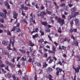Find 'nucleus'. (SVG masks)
Listing matches in <instances>:
<instances>
[{
	"mask_svg": "<svg viewBox=\"0 0 80 80\" xmlns=\"http://www.w3.org/2000/svg\"><path fill=\"white\" fill-rule=\"evenodd\" d=\"M77 10V8H76L75 7H74L73 8H72L71 9V11L72 12H71V15H74V14H75V13H76V12H77L78 13V15H79L78 12H75Z\"/></svg>",
	"mask_w": 80,
	"mask_h": 80,
	"instance_id": "3",
	"label": "nucleus"
},
{
	"mask_svg": "<svg viewBox=\"0 0 80 80\" xmlns=\"http://www.w3.org/2000/svg\"><path fill=\"white\" fill-rule=\"evenodd\" d=\"M46 12L48 14H51V12L48 11V9H47L46 10Z\"/></svg>",
	"mask_w": 80,
	"mask_h": 80,
	"instance_id": "31",
	"label": "nucleus"
},
{
	"mask_svg": "<svg viewBox=\"0 0 80 80\" xmlns=\"http://www.w3.org/2000/svg\"><path fill=\"white\" fill-rule=\"evenodd\" d=\"M37 65L38 67H40L41 66V63L40 62L38 63Z\"/></svg>",
	"mask_w": 80,
	"mask_h": 80,
	"instance_id": "53",
	"label": "nucleus"
},
{
	"mask_svg": "<svg viewBox=\"0 0 80 80\" xmlns=\"http://www.w3.org/2000/svg\"><path fill=\"white\" fill-rule=\"evenodd\" d=\"M39 52V53H40L42 55H43V53H42V49H39V51H38Z\"/></svg>",
	"mask_w": 80,
	"mask_h": 80,
	"instance_id": "28",
	"label": "nucleus"
},
{
	"mask_svg": "<svg viewBox=\"0 0 80 80\" xmlns=\"http://www.w3.org/2000/svg\"><path fill=\"white\" fill-rule=\"evenodd\" d=\"M44 15H47V13L45 11L42 12L40 13V16L41 18H44Z\"/></svg>",
	"mask_w": 80,
	"mask_h": 80,
	"instance_id": "6",
	"label": "nucleus"
},
{
	"mask_svg": "<svg viewBox=\"0 0 80 80\" xmlns=\"http://www.w3.org/2000/svg\"><path fill=\"white\" fill-rule=\"evenodd\" d=\"M15 41L13 40L12 43V47H13V50L14 51H16V48L14 47V43H15Z\"/></svg>",
	"mask_w": 80,
	"mask_h": 80,
	"instance_id": "11",
	"label": "nucleus"
},
{
	"mask_svg": "<svg viewBox=\"0 0 80 80\" xmlns=\"http://www.w3.org/2000/svg\"><path fill=\"white\" fill-rule=\"evenodd\" d=\"M29 45L31 46V47H33V46H35V44L33 43H32V41H30L29 42Z\"/></svg>",
	"mask_w": 80,
	"mask_h": 80,
	"instance_id": "14",
	"label": "nucleus"
},
{
	"mask_svg": "<svg viewBox=\"0 0 80 80\" xmlns=\"http://www.w3.org/2000/svg\"><path fill=\"white\" fill-rule=\"evenodd\" d=\"M58 31L59 33H62V30H61V28L59 27L58 28Z\"/></svg>",
	"mask_w": 80,
	"mask_h": 80,
	"instance_id": "25",
	"label": "nucleus"
},
{
	"mask_svg": "<svg viewBox=\"0 0 80 80\" xmlns=\"http://www.w3.org/2000/svg\"><path fill=\"white\" fill-rule=\"evenodd\" d=\"M16 32H21V30L20 29V28H17L16 29Z\"/></svg>",
	"mask_w": 80,
	"mask_h": 80,
	"instance_id": "35",
	"label": "nucleus"
},
{
	"mask_svg": "<svg viewBox=\"0 0 80 80\" xmlns=\"http://www.w3.org/2000/svg\"><path fill=\"white\" fill-rule=\"evenodd\" d=\"M5 68L6 70H7V71L10 72V69H9V67L7 65L5 66Z\"/></svg>",
	"mask_w": 80,
	"mask_h": 80,
	"instance_id": "15",
	"label": "nucleus"
},
{
	"mask_svg": "<svg viewBox=\"0 0 80 80\" xmlns=\"http://www.w3.org/2000/svg\"><path fill=\"white\" fill-rule=\"evenodd\" d=\"M67 48L63 46H60L59 47V50H66Z\"/></svg>",
	"mask_w": 80,
	"mask_h": 80,
	"instance_id": "10",
	"label": "nucleus"
},
{
	"mask_svg": "<svg viewBox=\"0 0 80 80\" xmlns=\"http://www.w3.org/2000/svg\"><path fill=\"white\" fill-rule=\"evenodd\" d=\"M3 49L1 48H0V55H2L3 54Z\"/></svg>",
	"mask_w": 80,
	"mask_h": 80,
	"instance_id": "21",
	"label": "nucleus"
},
{
	"mask_svg": "<svg viewBox=\"0 0 80 80\" xmlns=\"http://www.w3.org/2000/svg\"><path fill=\"white\" fill-rule=\"evenodd\" d=\"M48 38H49V40H50V41L52 42V38L50 37V36L49 35H48Z\"/></svg>",
	"mask_w": 80,
	"mask_h": 80,
	"instance_id": "62",
	"label": "nucleus"
},
{
	"mask_svg": "<svg viewBox=\"0 0 80 80\" xmlns=\"http://www.w3.org/2000/svg\"><path fill=\"white\" fill-rule=\"evenodd\" d=\"M48 52L49 53H54H54H55V51H53L51 50H48Z\"/></svg>",
	"mask_w": 80,
	"mask_h": 80,
	"instance_id": "22",
	"label": "nucleus"
},
{
	"mask_svg": "<svg viewBox=\"0 0 80 80\" xmlns=\"http://www.w3.org/2000/svg\"><path fill=\"white\" fill-rule=\"evenodd\" d=\"M56 70L57 72H59L60 73L62 72V69H60V68L59 67L56 68Z\"/></svg>",
	"mask_w": 80,
	"mask_h": 80,
	"instance_id": "12",
	"label": "nucleus"
},
{
	"mask_svg": "<svg viewBox=\"0 0 80 80\" xmlns=\"http://www.w3.org/2000/svg\"><path fill=\"white\" fill-rule=\"evenodd\" d=\"M58 22L60 24L61 26H63V24H65V22L64 19H61L60 18H58L57 19Z\"/></svg>",
	"mask_w": 80,
	"mask_h": 80,
	"instance_id": "1",
	"label": "nucleus"
},
{
	"mask_svg": "<svg viewBox=\"0 0 80 80\" xmlns=\"http://www.w3.org/2000/svg\"><path fill=\"white\" fill-rule=\"evenodd\" d=\"M73 68L76 73L79 72V69H78V67L77 68Z\"/></svg>",
	"mask_w": 80,
	"mask_h": 80,
	"instance_id": "17",
	"label": "nucleus"
},
{
	"mask_svg": "<svg viewBox=\"0 0 80 80\" xmlns=\"http://www.w3.org/2000/svg\"><path fill=\"white\" fill-rule=\"evenodd\" d=\"M53 61V59H50V60L49 61V63L50 64V63H52V62Z\"/></svg>",
	"mask_w": 80,
	"mask_h": 80,
	"instance_id": "38",
	"label": "nucleus"
},
{
	"mask_svg": "<svg viewBox=\"0 0 80 80\" xmlns=\"http://www.w3.org/2000/svg\"><path fill=\"white\" fill-rule=\"evenodd\" d=\"M22 14L23 16H25L26 15V14L25 13H24V11H22Z\"/></svg>",
	"mask_w": 80,
	"mask_h": 80,
	"instance_id": "47",
	"label": "nucleus"
},
{
	"mask_svg": "<svg viewBox=\"0 0 80 80\" xmlns=\"http://www.w3.org/2000/svg\"><path fill=\"white\" fill-rule=\"evenodd\" d=\"M0 22L2 23H4V20L2 19H0Z\"/></svg>",
	"mask_w": 80,
	"mask_h": 80,
	"instance_id": "60",
	"label": "nucleus"
},
{
	"mask_svg": "<svg viewBox=\"0 0 80 80\" xmlns=\"http://www.w3.org/2000/svg\"><path fill=\"white\" fill-rule=\"evenodd\" d=\"M5 63L6 65H10V64L11 63L8 61H6Z\"/></svg>",
	"mask_w": 80,
	"mask_h": 80,
	"instance_id": "26",
	"label": "nucleus"
},
{
	"mask_svg": "<svg viewBox=\"0 0 80 80\" xmlns=\"http://www.w3.org/2000/svg\"><path fill=\"white\" fill-rule=\"evenodd\" d=\"M75 57L77 58L78 61H80V57H79V56L77 55L75 56Z\"/></svg>",
	"mask_w": 80,
	"mask_h": 80,
	"instance_id": "29",
	"label": "nucleus"
},
{
	"mask_svg": "<svg viewBox=\"0 0 80 80\" xmlns=\"http://www.w3.org/2000/svg\"><path fill=\"white\" fill-rule=\"evenodd\" d=\"M64 42H66V41H67L68 43H69L70 41V39H68V38H65L64 39Z\"/></svg>",
	"mask_w": 80,
	"mask_h": 80,
	"instance_id": "18",
	"label": "nucleus"
},
{
	"mask_svg": "<svg viewBox=\"0 0 80 80\" xmlns=\"http://www.w3.org/2000/svg\"><path fill=\"white\" fill-rule=\"evenodd\" d=\"M65 10L67 12V11H68V8L67 6H66L65 7Z\"/></svg>",
	"mask_w": 80,
	"mask_h": 80,
	"instance_id": "50",
	"label": "nucleus"
},
{
	"mask_svg": "<svg viewBox=\"0 0 80 80\" xmlns=\"http://www.w3.org/2000/svg\"><path fill=\"white\" fill-rule=\"evenodd\" d=\"M40 8L41 10H43V9L45 8V7L43 6V5H42Z\"/></svg>",
	"mask_w": 80,
	"mask_h": 80,
	"instance_id": "43",
	"label": "nucleus"
},
{
	"mask_svg": "<svg viewBox=\"0 0 80 80\" xmlns=\"http://www.w3.org/2000/svg\"><path fill=\"white\" fill-rule=\"evenodd\" d=\"M60 42L61 43H63L65 41H64V38H62L61 39Z\"/></svg>",
	"mask_w": 80,
	"mask_h": 80,
	"instance_id": "32",
	"label": "nucleus"
},
{
	"mask_svg": "<svg viewBox=\"0 0 80 80\" xmlns=\"http://www.w3.org/2000/svg\"><path fill=\"white\" fill-rule=\"evenodd\" d=\"M48 66V64H47V63L46 62H45L44 65H43V67H47Z\"/></svg>",
	"mask_w": 80,
	"mask_h": 80,
	"instance_id": "34",
	"label": "nucleus"
},
{
	"mask_svg": "<svg viewBox=\"0 0 80 80\" xmlns=\"http://www.w3.org/2000/svg\"><path fill=\"white\" fill-rule=\"evenodd\" d=\"M57 65H62V63L60 61L57 63Z\"/></svg>",
	"mask_w": 80,
	"mask_h": 80,
	"instance_id": "42",
	"label": "nucleus"
},
{
	"mask_svg": "<svg viewBox=\"0 0 80 80\" xmlns=\"http://www.w3.org/2000/svg\"><path fill=\"white\" fill-rule=\"evenodd\" d=\"M46 7L47 8H50L52 6V4L51 2L48 1L47 3H46Z\"/></svg>",
	"mask_w": 80,
	"mask_h": 80,
	"instance_id": "5",
	"label": "nucleus"
},
{
	"mask_svg": "<svg viewBox=\"0 0 80 80\" xmlns=\"http://www.w3.org/2000/svg\"><path fill=\"white\" fill-rule=\"evenodd\" d=\"M43 42H44V40H43V39H42L38 41V42H40V43H42Z\"/></svg>",
	"mask_w": 80,
	"mask_h": 80,
	"instance_id": "36",
	"label": "nucleus"
},
{
	"mask_svg": "<svg viewBox=\"0 0 80 80\" xmlns=\"http://www.w3.org/2000/svg\"><path fill=\"white\" fill-rule=\"evenodd\" d=\"M0 15L1 17H3V16H4V14H3V13H2V12H0Z\"/></svg>",
	"mask_w": 80,
	"mask_h": 80,
	"instance_id": "55",
	"label": "nucleus"
},
{
	"mask_svg": "<svg viewBox=\"0 0 80 80\" xmlns=\"http://www.w3.org/2000/svg\"><path fill=\"white\" fill-rule=\"evenodd\" d=\"M5 3V6H6V7H7L8 5H8V3L7 2V1Z\"/></svg>",
	"mask_w": 80,
	"mask_h": 80,
	"instance_id": "56",
	"label": "nucleus"
},
{
	"mask_svg": "<svg viewBox=\"0 0 80 80\" xmlns=\"http://www.w3.org/2000/svg\"><path fill=\"white\" fill-rule=\"evenodd\" d=\"M18 73L20 74L21 75V74H22V70L20 69H19V70L18 71Z\"/></svg>",
	"mask_w": 80,
	"mask_h": 80,
	"instance_id": "45",
	"label": "nucleus"
},
{
	"mask_svg": "<svg viewBox=\"0 0 80 80\" xmlns=\"http://www.w3.org/2000/svg\"><path fill=\"white\" fill-rule=\"evenodd\" d=\"M36 32V31H35V29H33V31L31 32V34H33V33H34V32Z\"/></svg>",
	"mask_w": 80,
	"mask_h": 80,
	"instance_id": "51",
	"label": "nucleus"
},
{
	"mask_svg": "<svg viewBox=\"0 0 80 80\" xmlns=\"http://www.w3.org/2000/svg\"><path fill=\"white\" fill-rule=\"evenodd\" d=\"M22 79L23 80L24 79L25 80H28V77L27 76H26L25 77H23Z\"/></svg>",
	"mask_w": 80,
	"mask_h": 80,
	"instance_id": "23",
	"label": "nucleus"
},
{
	"mask_svg": "<svg viewBox=\"0 0 80 80\" xmlns=\"http://www.w3.org/2000/svg\"><path fill=\"white\" fill-rule=\"evenodd\" d=\"M7 76L8 78H10L11 77V75L9 73L7 74Z\"/></svg>",
	"mask_w": 80,
	"mask_h": 80,
	"instance_id": "49",
	"label": "nucleus"
},
{
	"mask_svg": "<svg viewBox=\"0 0 80 80\" xmlns=\"http://www.w3.org/2000/svg\"><path fill=\"white\" fill-rule=\"evenodd\" d=\"M71 3H72L71 2H68V5L69 7H72L73 6V4H72Z\"/></svg>",
	"mask_w": 80,
	"mask_h": 80,
	"instance_id": "33",
	"label": "nucleus"
},
{
	"mask_svg": "<svg viewBox=\"0 0 80 80\" xmlns=\"http://www.w3.org/2000/svg\"><path fill=\"white\" fill-rule=\"evenodd\" d=\"M2 43L4 46L7 45L8 44V41L6 42L5 41H2Z\"/></svg>",
	"mask_w": 80,
	"mask_h": 80,
	"instance_id": "16",
	"label": "nucleus"
},
{
	"mask_svg": "<svg viewBox=\"0 0 80 80\" xmlns=\"http://www.w3.org/2000/svg\"><path fill=\"white\" fill-rule=\"evenodd\" d=\"M74 22L77 25H80V22H79V20L77 18H75L74 19Z\"/></svg>",
	"mask_w": 80,
	"mask_h": 80,
	"instance_id": "9",
	"label": "nucleus"
},
{
	"mask_svg": "<svg viewBox=\"0 0 80 80\" xmlns=\"http://www.w3.org/2000/svg\"><path fill=\"white\" fill-rule=\"evenodd\" d=\"M36 8H39V7L38 6V3H37L36 4V5L35 6Z\"/></svg>",
	"mask_w": 80,
	"mask_h": 80,
	"instance_id": "58",
	"label": "nucleus"
},
{
	"mask_svg": "<svg viewBox=\"0 0 80 80\" xmlns=\"http://www.w3.org/2000/svg\"><path fill=\"white\" fill-rule=\"evenodd\" d=\"M12 13L13 15V17L14 19H17V17L18 16V14L15 12V11H13Z\"/></svg>",
	"mask_w": 80,
	"mask_h": 80,
	"instance_id": "4",
	"label": "nucleus"
},
{
	"mask_svg": "<svg viewBox=\"0 0 80 80\" xmlns=\"http://www.w3.org/2000/svg\"><path fill=\"white\" fill-rule=\"evenodd\" d=\"M17 26H14L12 29L11 30V32H13V31H15V29H17Z\"/></svg>",
	"mask_w": 80,
	"mask_h": 80,
	"instance_id": "19",
	"label": "nucleus"
},
{
	"mask_svg": "<svg viewBox=\"0 0 80 80\" xmlns=\"http://www.w3.org/2000/svg\"><path fill=\"white\" fill-rule=\"evenodd\" d=\"M9 42L10 43L9 44V47H10L11 46V43H12V39L10 40Z\"/></svg>",
	"mask_w": 80,
	"mask_h": 80,
	"instance_id": "57",
	"label": "nucleus"
},
{
	"mask_svg": "<svg viewBox=\"0 0 80 80\" xmlns=\"http://www.w3.org/2000/svg\"><path fill=\"white\" fill-rule=\"evenodd\" d=\"M17 66L19 68H20V67H21V66L20 65V62H19L18 63V64L17 65Z\"/></svg>",
	"mask_w": 80,
	"mask_h": 80,
	"instance_id": "24",
	"label": "nucleus"
},
{
	"mask_svg": "<svg viewBox=\"0 0 80 80\" xmlns=\"http://www.w3.org/2000/svg\"><path fill=\"white\" fill-rule=\"evenodd\" d=\"M52 58H53V59H54V60H55V61H57V58H56L55 57V56H53L52 57Z\"/></svg>",
	"mask_w": 80,
	"mask_h": 80,
	"instance_id": "54",
	"label": "nucleus"
},
{
	"mask_svg": "<svg viewBox=\"0 0 80 80\" xmlns=\"http://www.w3.org/2000/svg\"><path fill=\"white\" fill-rule=\"evenodd\" d=\"M46 71L48 73H50L51 72L53 71V69L50 67H49L46 70Z\"/></svg>",
	"mask_w": 80,
	"mask_h": 80,
	"instance_id": "7",
	"label": "nucleus"
},
{
	"mask_svg": "<svg viewBox=\"0 0 80 80\" xmlns=\"http://www.w3.org/2000/svg\"><path fill=\"white\" fill-rule=\"evenodd\" d=\"M70 32V33H72V32H73V29L71 28L70 30H69Z\"/></svg>",
	"mask_w": 80,
	"mask_h": 80,
	"instance_id": "63",
	"label": "nucleus"
},
{
	"mask_svg": "<svg viewBox=\"0 0 80 80\" xmlns=\"http://www.w3.org/2000/svg\"><path fill=\"white\" fill-rule=\"evenodd\" d=\"M39 32L41 33V35H44V32H43V31H42L41 30L39 31Z\"/></svg>",
	"mask_w": 80,
	"mask_h": 80,
	"instance_id": "27",
	"label": "nucleus"
},
{
	"mask_svg": "<svg viewBox=\"0 0 80 80\" xmlns=\"http://www.w3.org/2000/svg\"><path fill=\"white\" fill-rule=\"evenodd\" d=\"M41 23L42 25H43L44 26H47V22L46 21L41 22Z\"/></svg>",
	"mask_w": 80,
	"mask_h": 80,
	"instance_id": "13",
	"label": "nucleus"
},
{
	"mask_svg": "<svg viewBox=\"0 0 80 80\" xmlns=\"http://www.w3.org/2000/svg\"><path fill=\"white\" fill-rule=\"evenodd\" d=\"M29 20H30V22H33V18L32 17L30 18Z\"/></svg>",
	"mask_w": 80,
	"mask_h": 80,
	"instance_id": "46",
	"label": "nucleus"
},
{
	"mask_svg": "<svg viewBox=\"0 0 80 80\" xmlns=\"http://www.w3.org/2000/svg\"><path fill=\"white\" fill-rule=\"evenodd\" d=\"M35 30L36 31V32H38L39 31V29H38V28H37L35 29Z\"/></svg>",
	"mask_w": 80,
	"mask_h": 80,
	"instance_id": "61",
	"label": "nucleus"
},
{
	"mask_svg": "<svg viewBox=\"0 0 80 80\" xmlns=\"http://www.w3.org/2000/svg\"><path fill=\"white\" fill-rule=\"evenodd\" d=\"M21 10H22V9H24V8H25V7H24V4H22L21 5Z\"/></svg>",
	"mask_w": 80,
	"mask_h": 80,
	"instance_id": "41",
	"label": "nucleus"
},
{
	"mask_svg": "<svg viewBox=\"0 0 80 80\" xmlns=\"http://www.w3.org/2000/svg\"><path fill=\"white\" fill-rule=\"evenodd\" d=\"M78 13L77 12H76L75 14L73 15H72V14L68 17V20H70L71 18H75L77 16V15H78Z\"/></svg>",
	"mask_w": 80,
	"mask_h": 80,
	"instance_id": "2",
	"label": "nucleus"
},
{
	"mask_svg": "<svg viewBox=\"0 0 80 80\" xmlns=\"http://www.w3.org/2000/svg\"><path fill=\"white\" fill-rule=\"evenodd\" d=\"M1 67H2V68H3V67H4L5 66V64H2L0 65Z\"/></svg>",
	"mask_w": 80,
	"mask_h": 80,
	"instance_id": "64",
	"label": "nucleus"
},
{
	"mask_svg": "<svg viewBox=\"0 0 80 80\" xmlns=\"http://www.w3.org/2000/svg\"><path fill=\"white\" fill-rule=\"evenodd\" d=\"M9 65L10 67H15V64H12L11 63H10Z\"/></svg>",
	"mask_w": 80,
	"mask_h": 80,
	"instance_id": "39",
	"label": "nucleus"
},
{
	"mask_svg": "<svg viewBox=\"0 0 80 80\" xmlns=\"http://www.w3.org/2000/svg\"><path fill=\"white\" fill-rule=\"evenodd\" d=\"M5 55H8V56L9 55V53L8 52L7 53V51H5Z\"/></svg>",
	"mask_w": 80,
	"mask_h": 80,
	"instance_id": "48",
	"label": "nucleus"
},
{
	"mask_svg": "<svg viewBox=\"0 0 80 80\" xmlns=\"http://www.w3.org/2000/svg\"><path fill=\"white\" fill-rule=\"evenodd\" d=\"M60 6L61 7H63L64 8L66 7V6H65V4L64 3L60 4Z\"/></svg>",
	"mask_w": 80,
	"mask_h": 80,
	"instance_id": "37",
	"label": "nucleus"
},
{
	"mask_svg": "<svg viewBox=\"0 0 80 80\" xmlns=\"http://www.w3.org/2000/svg\"><path fill=\"white\" fill-rule=\"evenodd\" d=\"M7 34L8 35H11V32L9 31V30H8L7 31Z\"/></svg>",
	"mask_w": 80,
	"mask_h": 80,
	"instance_id": "30",
	"label": "nucleus"
},
{
	"mask_svg": "<svg viewBox=\"0 0 80 80\" xmlns=\"http://www.w3.org/2000/svg\"><path fill=\"white\" fill-rule=\"evenodd\" d=\"M52 50L53 52H55L56 50V48L55 47V46H53L52 47Z\"/></svg>",
	"mask_w": 80,
	"mask_h": 80,
	"instance_id": "44",
	"label": "nucleus"
},
{
	"mask_svg": "<svg viewBox=\"0 0 80 80\" xmlns=\"http://www.w3.org/2000/svg\"><path fill=\"white\" fill-rule=\"evenodd\" d=\"M73 20H72L70 22V24L72 27V26H73Z\"/></svg>",
	"mask_w": 80,
	"mask_h": 80,
	"instance_id": "40",
	"label": "nucleus"
},
{
	"mask_svg": "<svg viewBox=\"0 0 80 80\" xmlns=\"http://www.w3.org/2000/svg\"><path fill=\"white\" fill-rule=\"evenodd\" d=\"M72 45H76V46H78V42L77 41H75L72 42Z\"/></svg>",
	"mask_w": 80,
	"mask_h": 80,
	"instance_id": "8",
	"label": "nucleus"
},
{
	"mask_svg": "<svg viewBox=\"0 0 80 80\" xmlns=\"http://www.w3.org/2000/svg\"><path fill=\"white\" fill-rule=\"evenodd\" d=\"M28 9V8L27 7H25L24 8V10H27Z\"/></svg>",
	"mask_w": 80,
	"mask_h": 80,
	"instance_id": "59",
	"label": "nucleus"
},
{
	"mask_svg": "<svg viewBox=\"0 0 80 80\" xmlns=\"http://www.w3.org/2000/svg\"><path fill=\"white\" fill-rule=\"evenodd\" d=\"M3 12L5 13L4 15H5V16H6V14H7V10H4L3 11Z\"/></svg>",
	"mask_w": 80,
	"mask_h": 80,
	"instance_id": "52",
	"label": "nucleus"
},
{
	"mask_svg": "<svg viewBox=\"0 0 80 80\" xmlns=\"http://www.w3.org/2000/svg\"><path fill=\"white\" fill-rule=\"evenodd\" d=\"M19 51L21 52L22 53H25V51L23 50H22L21 49H19Z\"/></svg>",
	"mask_w": 80,
	"mask_h": 80,
	"instance_id": "20",
	"label": "nucleus"
}]
</instances>
